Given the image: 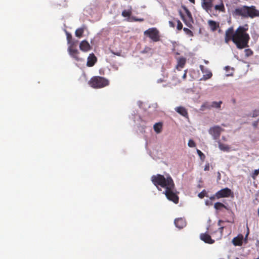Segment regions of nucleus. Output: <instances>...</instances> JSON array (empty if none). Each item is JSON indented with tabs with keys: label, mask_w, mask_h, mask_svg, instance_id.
I'll return each instance as SVG.
<instances>
[{
	"label": "nucleus",
	"mask_w": 259,
	"mask_h": 259,
	"mask_svg": "<svg viewBox=\"0 0 259 259\" xmlns=\"http://www.w3.org/2000/svg\"><path fill=\"white\" fill-rule=\"evenodd\" d=\"M248 29L247 24L239 26L235 31L233 27H229L225 32V42L228 44L230 41H232L238 49L248 48L250 40V36L247 33Z\"/></svg>",
	"instance_id": "f257e3e1"
},
{
	"label": "nucleus",
	"mask_w": 259,
	"mask_h": 259,
	"mask_svg": "<svg viewBox=\"0 0 259 259\" xmlns=\"http://www.w3.org/2000/svg\"><path fill=\"white\" fill-rule=\"evenodd\" d=\"M153 184L158 188V186L165 189L163 193L167 199L175 204L179 203V198L175 190V185L172 178L167 175L166 177L160 174L153 175L151 178Z\"/></svg>",
	"instance_id": "f03ea898"
},
{
	"label": "nucleus",
	"mask_w": 259,
	"mask_h": 259,
	"mask_svg": "<svg viewBox=\"0 0 259 259\" xmlns=\"http://www.w3.org/2000/svg\"><path fill=\"white\" fill-rule=\"evenodd\" d=\"M234 14L238 16L243 18H254L259 17V10L256 9L254 6L250 7L244 6L235 9Z\"/></svg>",
	"instance_id": "7ed1b4c3"
},
{
	"label": "nucleus",
	"mask_w": 259,
	"mask_h": 259,
	"mask_svg": "<svg viewBox=\"0 0 259 259\" xmlns=\"http://www.w3.org/2000/svg\"><path fill=\"white\" fill-rule=\"evenodd\" d=\"M89 85L94 89L103 88L109 85V80L101 76H96L92 77L89 81Z\"/></svg>",
	"instance_id": "20e7f679"
},
{
	"label": "nucleus",
	"mask_w": 259,
	"mask_h": 259,
	"mask_svg": "<svg viewBox=\"0 0 259 259\" xmlns=\"http://www.w3.org/2000/svg\"><path fill=\"white\" fill-rule=\"evenodd\" d=\"M145 35L149 37L154 42L160 40L159 31L155 27L148 29L144 32Z\"/></svg>",
	"instance_id": "39448f33"
},
{
	"label": "nucleus",
	"mask_w": 259,
	"mask_h": 259,
	"mask_svg": "<svg viewBox=\"0 0 259 259\" xmlns=\"http://www.w3.org/2000/svg\"><path fill=\"white\" fill-rule=\"evenodd\" d=\"M74 44L69 45L68 48L69 54L77 61H82L83 59L79 57V51L74 47Z\"/></svg>",
	"instance_id": "423d86ee"
},
{
	"label": "nucleus",
	"mask_w": 259,
	"mask_h": 259,
	"mask_svg": "<svg viewBox=\"0 0 259 259\" xmlns=\"http://www.w3.org/2000/svg\"><path fill=\"white\" fill-rule=\"evenodd\" d=\"M224 130L218 125L210 127L208 131L209 134H210L214 140H218L219 139L221 132Z\"/></svg>",
	"instance_id": "0eeeda50"
},
{
	"label": "nucleus",
	"mask_w": 259,
	"mask_h": 259,
	"mask_svg": "<svg viewBox=\"0 0 259 259\" xmlns=\"http://www.w3.org/2000/svg\"><path fill=\"white\" fill-rule=\"evenodd\" d=\"M231 194V190L228 188H226L217 192L215 194V197L218 199L223 197H228Z\"/></svg>",
	"instance_id": "6e6552de"
},
{
	"label": "nucleus",
	"mask_w": 259,
	"mask_h": 259,
	"mask_svg": "<svg viewBox=\"0 0 259 259\" xmlns=\"http://www.w3.org/2000/svg\"><path fill=\"white\" fill-rule=\"evenodd\" d=\"M213 0H202L201 6L202 8L208 13H211L212 12V9L213 7Z\"/></svg>",
	"instance_id": "1a4fd4ad"
},
{
	"label": "nucleus",
	"mask_w": 259,
	"mask_h": 259,
	"mask_svg": "<svg viewBox=\"0 0 259 259\" xmlns=\"http://www.w3.org/2000/svg\"><path fill=\"white\" fill-rule=\"evenodd\" d=\"M185 10L186 13L188 20L185 18L183 14L181 12H180L181 18L187 26H188V27H190L191 26V22L193 21V18L191 12L188 9L185 8Z\"/></svg>",
	"instance_id": "9d476101"
},
{
	"label": "nucleus",
	"mask_w": 259,
	"mask_h": 259,
	"mask_svg": "<svg viewBox=\"0 0 259 259\" xmlns=\"http://www.w3.org/2000/svg\"><path fill=\"white\" fill-rule=\"evenodd\" d=\"M222 104V101L212 102L211 103H205L204 104L202 105V107L208 109H210L211 108H212L220 109L221 108Z\"/></svg>",
	"instance_id": "9b49d317"
},
{
	"label": "nucleus",
	"mask_w": 259,
	"mask_h": 259,
	"mask_svg": "<svg viewBox=\"0 0 259 259\" xmlns=\"http://www.w3.org/2000/svg\"><path fill=\"white\" fill-rule=\"evenodd\" d=\"M217 4L214 5L213 9L216 12H225V8L223 0H218Z\"/></svg>",
	"instance_id": "f8f14e48"
},
{
	"label": "nucleus",
	"mask_w": 259,
	"mask_h": 259,
	"mask_svg": "<svg viewBox=\"0 0 259 259\" xmlns=\"http://www.w3.org/2000/svg\"><path fill=\"white\" fill-rule=\"evenodd\" d=\"M97 61V59L95 55L93 54H90L88 58L87 65L88 67L93 66Z\"/></svg>",
	"instance_id": "ddd939ff"
},
{
	"label": "nucleus",
	"mask_w": 259,
	"mask_h": 259,
	"mask_svg": "<svg viewBox=\"0 0 259 259\" xmlns=\"http://www.w3.org/2000/svg\"><path fill=\"white\" fill-rule=\"evenodd\" d=\"M200 239L204 242L208 244H212L214 240L212 239L210 236L206 233H202L200 234Z\"/></svg>",
	"instance_id": "4468645a"
},
{
	"label": "nucleus",
	"mask_w": 259,
	"mask_h": 259,
	"mask_svg": "<svg viewBox=\"0 0 259 259\" xmlns=\"http://www.w3.org/2000/svg\"><path fill=\"white\" fill-rule=\"evenodd\" d=\"M79 49L83 52H88L91 49L89 43L85 40L81 41L79 45Z\"/></svg>",
	"instance_id": "2eb2a0df"
},
{
	"label": "nucleus",
	"mask_w": 259,
	"mask_h": 259,
	"mask_svg": "<svg viewBox=\"0 0 259 259\" xmlns=\"http://www.w3.org/2000/svg\"><path fill=\"white\" fill-rule=\"evenodd\" d=\"M175 224L176 227L179 229H182L186 225V222L185 219L183 218H178L175 220Z\"/></svg>",
	"instance_id": "dca6fc26"
},
{
	"label": "nucleus",
	"mask_w": 259,
	"mask_h": 259,
	"mask_svg": "<svg viewBox=\"0 0 259 259\" xmlns=\"http://www.w3.org/2000/svg\"><path fill=\"white\" fill-rule=\"evenodd\" d=\"M175 111L182 116L188 118V113L187 109L182 106H179L175 108Z\"/></svg>",
	"instance_id": "f3484780"
},
{
	"label": "nucleus",
	"mask_w": 259,
	"mask_h": 259,
	"mask_svg": "<svg viewBox=\"0 0 259 259\" xmlns=\"http://www.w3.org/2000/svg\"><path fill=\"white\" fill-rule=\"evenodd\" d=\"M200 68L202 72L203 73H205L204 66L202 65H201L200 66ZM212 75V74L211 72V71H209V70H207L205 72V74L203 75L202 77L201 78L200 80H206L210 78L211 77Z\"/></svg>",
	"instance_id": "a211bd4d"
},
{
	"label": "nucleus",
	"mask_w": 259,
	"mask_h": 259,
	"mask_svg": "<svg viewBox=\"0 0 259 259\" xmlns=\"http://www.w3.org/2000/svg\"><path fill=\"white\" fill-rule=\"evenodd\" d=\"M243 239V235L239 234L237 237L233 239L232 243L235 246H241L242 244Z\"/></svg>",
	"instance_id": "6ab92c4d"
},
{
	"label": "nucleus",
	"mask_w": 259,
	"mask_h": 259,
	"mask_svg": "<svg viewBox=\"0 0 259 259\" xmlns=\"http://www.w3.org/2000/svg\"><path fill=\"white\" fill-rule=\"evenodd\" d=\"M208 24L212 31H214L219 27V23L213 20H209Z\"/></svg>",
	"instance_id": "aec40b11"
},
{
	"label": "nucleus",
	"mask_w": 259,
	"mask_h": 259,
	"mask_svg": "<svg viewBox=\"0 0 259 259\" xmlns=\"http://www.w3.org/2000/svg\"><path fill=\"white\" fill-rule=\"evenodd\" d=\"M186 63V59L184 58V57H182V58H180L178 59V61H177V68L178 69H179V68H183L185 64Z\"/></svg>",
	"instance_id": "412c9836"
},
{
	"label": "nucleus",
	"mask_w": 259,
	"mask_h": 259,
	"mask_svg": "<svg viewBox=\"0 0 259 259\" xmlns=\"http://www.w3.org/2000/svg\"><path fill=\"white\" fill-rule=\"evenodd\" d=\"M85 28V27L84 26H83L82 27L77 29L75 32V36L78 38L81 37L82 36Z\"/></svg>",
	"instance_id": "4be33fe9"
},
{
	"label": "nucleus",
	"mask_w": 259,
	"mask_h": 259,
	"mask_svg": "<svg viewBox=\"0 0 259 259\" xmlns=\"http://www.w3.org/2000/svg\"><path fill=\"white\" fill-rule=\"evenodd\" d=\"M153 128L156 133L159 134V133H161V132L162 131V122L156 123L153 126Z\"/></svg>",
	"instance_id": "5701e85b"
},
{
	"label": "nucleus",
	"mask_w": 259,
	"mask_h": 259,
	"mask_svg": "<svg viewBox=\"0 0 259 259\" xmlns=\"http://www.w3.org/2000/svg\"><path fill=\"white\" fill-rule=\"evenodd\" d=\"M219 148L220 150L224 151H230V147L229 146L222 143L220 141L218 142Z\"/></svg>",
	"instance_id": "b1692460"
},
{
	"label": "nucleus",
	"mask_w": 259,
	"mask_h": 259,
	"mask_svg": "<svg viewBox=\"0 0 259 259\" xmlns=\"http://www.w3.org/2000/svg\"><path fill=\"white\" fill-rule=\"evenodd\" d=\"M214 207L217 210H221L223 208L227 209V207L221 202H216L214 205Z\"/></svg>",
	"instance_id": "393cba45"
},
{
	"label": "nucleus",
	"mask_w": 259,
	"mask_h": 259,
	"mask_svg": "<svg viewBox=\"0 0 259 259\" xmlns=\"http://www.w3.org/2000/svg\"><path fill=\"white\" fill-rule=\"evenodd\" d=\"M132 14V11L131 10H124L122 12V16L124 17H130Z\"/></svg>",
	"instance_id": "a878e982"
},
{
	"label": "nucleus",
	"mask_w": 259,
	"mask_h": 259,
	"mask_svg": "<svg viewBox=\"0 0 259 259\" xmlns=\"http://www.w3.org/2000/svg\"><path fill=\"white\" fill-rule=\"evenodd\" d=\"M66 36L67 42L68 44L71 45L72 43L74 44V42L72 40V37L70 33H68V32H66Z\"/></svg>",
	"instance_id": "bb28decb"
},
{
	"label": "nucleus",
	"mask_w": 259,
	"mask_h": 259,
	"mask_svg": "<svg viewBox=\"0 0 259 259\" xmlns=\"http://www.w3.org/2000/svg\"><path fill=\"white\" fill-rule=\"evenodd\" d=\"M259 174V168L257 169H255L251 174V178L253 179V180H255L257 176H258V175Z\"/></svg>",
	"instance_id": "cd10ccee"
},
{
	"label": "nucleus",
	"mask_w": 259,
	"mask_h": 259,
	"mask_svg": "<svg viewBox=\"0 0 259 259\" xmlns=\"http://www.w3.org/2000/svg\"><path fill=\"white\" fill-rule=\"evenodd\" d=\"M244 52L246 57H249L253 55V51L250 49H245Z\"/></svg>",
	"instance_id": "c85d7f7f"
},
{
	"label": "nucleus",
	"mask_w": 259,
	"mask_h": 259,
	"mask_svg": "<svg viewBox=\"0 0 259 259\" xmlns=\"http://www.w3.org/2000/svg\"><path fill=\"white\" fill-rule=\"evenodd\" d=\"M183 30L184 31L185 33L188 35L189 36H192L193 35L192 31L189 29L185 27L183 28Z\"/></svg>",
	"instance_id": "c756f323"
},
{
	"label": "nucleus",
	"mask_w": 259,
	"mask_h": 259,
	"mask_svg": "<svg viewBox=\"0 0 259 259\" xmlns=\"http://www.w3.org/2000/svg\"><path fill=\"white\" fill-rule=\"evenodd\" d=\"M197 152L201 159L204 160V158H205V155L200 150L198 149L197 150Z\"/></svg>",
	"instance_id": "7c9ffc66"
},
{
	"label": "nucleus",
	"mask_w": 259,
	"mask_h": 259,
	"mask_svg": "<svg viewBox=\"0 0 259 259\" xmlns=\"http://www.w3.org/2000/svg\"><path fill=\"white\" fill-rule=\"evenodd\" d=\"M188 145L190 147H194L196 146L195 142L191 139L189 140Z\"/></svg>",
	"instance_id": "2f4dec72"
},
{
	"label": "nucleus",
	"mask_w": 259,
	"mask_h": 259,
	"mask_svg": "<svg viewBox=\"0 0 259 259\" xmlns=\"http://www.w3.org/2000/svg\"><path fill=\"white\" fill-rule=\"evenodd\" d=\"M177 29L181 30L183 28V24L179 20H177Z\"/></svg>",
	"instance_id": "473e14b6"
},
{
	"label": "nucleus",
	"mask_w": 259,
	"mask_h": 259,
	"mask_svg": "<svg viewBox=\"0 0 259 259\" xmlns=\"http://www.w3.org/2000/svg\"><path fill=\"white\" fill-rule=\"evenodd\" d=\"M259 116V110L258 109H255L253 111L252 113V117H256L257 116Z\"/></svg>",
	"instance_id": "72a5a7b5"
},
{
	"label": "nucleus",
	"mask_w": 259,
	"mask_h": 259,
	"mask_svg": "<svg viewBox=\"0 0 259 259\" xmlns=\"http://www.w3.org/2000/svg\"><path fill=\"white\" fill-rule=\"evenodd\" d=\"M206 194V192L205 191V190H203L202 192H201L200 193L198 194V197L202 199V198H203L204 197V196H205Z\"/></svg>",
	"instance_id": "f704fd0d"
},
{
	"label": "nucleus",
	"mask_w": 259,
	"mask_h": 259,
	"mask_svg": "<svg viewBox=\"0 0 259 259\" xmlns=\"http://www.w3.org/2000/svg\"><path fill=\"white\" fill-rule=\"evenodd\" d=\"M133 19L135 21L143 22L144 21L143 18H137L136 17H133Z\"/></svg>",
	"instance_id": "c9c22d12"
},
{
	"label": "nucleus",
	"mask_w": 259,
	"mask_h": 259,
	"mask_svg": "<svg viewBox=\"0 0 259 259\" xmlns=\"http://www.w3.org/2000/svg\"><path fill=\"white\" fill-rule=\"evenodd\" d=\"M133 19L135 21L143 22L144 21L143 18H137L136 17H133Z\"/></svg>",
	"instance_id": "e433bc0d"
},
{
	"label": "nucleus",
	"mask_w": 259,
	"mask_h": 259,
	"mask_svg": "<svg viewBox=\"0 0 259 259\" xmlns=\"http://www.w3.org/2000/svg\"><path fill=\"white\" fill-rule=\"evenodd\" d=\"M209 168H210V166H209V163H207L206 164L205 166H204V170L205 171H207V170H209Z\"/></svg>",
	"instance_id": "4c0bfd02"
},
{
	"label": "nucleus",
	"mask_w": 259,
	"mask_h": 259,
	"mask_svg": "<svg viewBox=\"0 0 259 259\" xmlns=\"http://www.w3.org/2000/svg\"><path fill=\"white\" fill-rule=\"evenodd\" d=\"M151 50V48H149V47H146L144 49V50L142 51V52L143 53H147L149 51Z\"/></svg>",
	"instance_id": "58836bf2"
},
{
	"label": "nucleus",
	"mask_w": 259,
	"mask_h": 259,
	"mask_svg": "<svg viewBox=\"0 0 259 259\" xmlns=\"http://www.w3.org/2000/svg\"><path fill=\"white\" fill-rule=\"evenodd\" d=\"M258 121H255L252 122V125L254 128H256L258 125Z\"/></svg>",
	"instance_id": "ea45409f"
},
{
	"label": "nucleus",
	"mask_w": 259,
	"mask_h": 259,
	"mask_svg": "<svg viewBox=\"0 0 259 259\" xmlns=\"http://www.w3.org/2000/svg\"><path fill=\"white\" fill-rule=\"evenodd\" d=\"M168 23H169V26L171 27H174L175 26V23L172 21H169Z\"/></svg>",
	"instance_id": "a19ab883"
},
{
	"label": "nucleus",
	"mask_w": 259,
	"mask_h": 259,
	"mask_svg": "<svg viewBox=\"0 0 259 259\" xmlns=\"http://www.w3.org/2000/svg\"><path fill=\"white\" fill-rule=\"evenodd\" d=\"M224 227H220L219 228V230L220 231V233H221V236H222V234H223V229H224Z\"/></svg>",
	"instance_id": "79ce46f5"
},
{
	"label": "nucleus",
	"mask_w": 259,
	"mask_h": 259,
	"mask_svg": "<svg viewBox=\"0 0 259 259\" xmlns=\"http://www.w3.org/2000/svg\"><path fill=\"white\" fill-rule=\"evenodd\" d=\"M187 76V72L185 71L184 74L183 75V78L185 79Z\"/></svg>",
	"instance_id": "37998d69"
},
{
	"label": "nucleus",
	"mask_w": 259,
	"mask_h": 259,
	"mask_svg": "<svg viewBox=\"0 0 259 259\" xmlns=\"http://www.w3.org/2000/svg\"><path fill=\"white\" fill-rule=\"evenodd\" d=\"M223 221H222V220H219V222H218V225H219V226H221V224L222 223H223Z\"/></svg>",
	"instance_id": "c03bdc74"
},
{
	"label": "nucleus",
	"mask_w": 259,
	"mask_h": 259,
	"mask_svg": "<svg viewBox=\"0 0 259 259\" xmlns=\"http://www.w3.org/2000/svg\"><path fill=\"white\" fill-rule=\"evenodd\" d=\"M190 2H191L193 4L195 3V0H189Z\"/></svg>",
	"instance_id": "a18cd8bd"
},
{
	"label": "nucleus",
	"mask_w": 259,
	"mask_h": 259,
	"mask_svg": "<svg viewBox=\"0 0 259 259\" xmlns=\"http://www.w3.org/2000/svg\"><path fill=\"white\" fill-rule=\"evenodd\" d=\"M225 69H226V70H228L229 69H230V67H229V66H226V67H225Z\"/></svg>",
	"instance_id": "49530a36"
},
{
	"label": "nucleus",
	"mask_w": 259,
	"mask_h": 259,
	"mask_svg": "<svg viewBox=\"0 0 259 259\" xmlns=\"http://www.w3.org/2000/svg\"><path fill=\"white\" fill-rule=\"evenodd\" d=\"M210 199H214V196H213V197H211L210 198Z\"/></svg>",
	"instance_id": "de8ad7c7"
},
{
	"label": "nucleus",
	"mask_w": 259,
	"mask_h": 259,
	"mask_svg": "<svg viewBox=\"0 0 259 259\" xmlns=\"http://www.w3.org/2000/svg\"><path fill=\"white\" fill-rule=\"evenodd\" d=\"M256 121H258V122H259V118L257 119Z\"/></svg>",
	"instance_id": "09e8293b"
},
{
	"label": "nucleus",
	"mask_w": 259,
	"mask_h": 259,
	"mask_svg": "<svg viewBox=\"0 0 259 259\" xmlns=\"http://www.w3.org/2000/svg\"><path fill=\"white\" fill-rule=\"evenodd\" d=\"M255 259H259V258H255Z\"/></svg>",
	"instance_id": "8fccbe9b"
}]
</instances>
